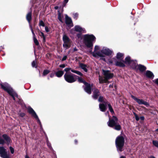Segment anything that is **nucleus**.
<instances>
[{
  "label": "nucleus",
  "instance_id": "obj_1",
  "mask_svg": "<svg viewBox=\"0 0 158 158\" xmlns=\"http://www.w3.org/2000/svg\"><path fill=\"white\" fill-rule=\"evenodd\" d=\"M100 47L98 45L95 46L93 52L92 53L93 56L96 57H104V55L109 56L111 55L112 52L109 48L104 47L103 49L100 51H99L100 50Z\"/></svg>",
  "mask_w": 158,
  "mask_h": 158
},
{
  "label": "nucleus",
  "instance_id": "obj_2",
  "mask_svg": "<svg viewBox=\"0 0 158 158\" xmlns=\"http://www.w3.org/2000/svg\"><path fill=\"white\" fill-rule=\"evenodd\" d=\"M102 72L104 77L99 76L98 78L99 82L100 83H107L108 82V80L112 78L113 77L114 74L108 70H105L103 69Z\"/></svg>",
  "mask_w": 158,
  "mask_h": 158
},
{
  "label": "nucleus",
  "instance_id": "obj_3",
  "mask_svg": "<svg viewBox=\"0 0 158 158\" xmlns=\"http://www.w3.org/2000/svg\"><path fill=\"white\" fill-rule=\"evenodd\" d=\"M107 124L108 126L113 127L116 130L119 131L121 129V126L118 123V119L116 116H113L111 118H109Z\"/></svg>",
  "mask_w": 158,
  "mask_h": 158
},
{
  "label": "nucleus",
  "instance_id": "obj_4",
  "mask_svg": "<svg viewBox=\"0 0 158 158\" xmlns=\"http://www.w3.org/2000/svg\"><path fill=\"white\" fill-rule=\"evenodd\" d=\"M96 39L95 37L93 35L86 34L84 35V42L88 48L93 46V42Z\"/></svg>",
  "mask_w": 158,
  "mask_h": 158
},
{
  "label": "nucleus",
  "instance_id": "obj_5",
  "mask_svg": "<svg viewBox=\"0 0 158 158\" xmlns=\"http://www.w3.org/2000/svg\"><path fill=\"white\" fill-rule=\"evenodd\" d=\"M2 88L6 91L10 95L12 96L13 99L15 100V97L18 98V95L12 89L7 83H4L3 84H1Z\"/></svg>",
  "mask_w": 158,
  "mask_h": 158
},
{
  "label": "nucleus",
  "instance_id": "obj_6",
  "mask_svg": "<svg viewBox=\"0 0 158 158\" xmlns=\"http://www.w3.org/2000/svg\"><path fill=\"white\" fill-rule=\"evenodd\" d=\"M124 143V139L122 136H118L115 140V144L118 151L122 152Z\"/></svg>",
  "mask_w": 158,
  "mask_h": 158
},
{
  "label": "nucleus",
  "instance_id": "obj_7",
  "mask_svg": "<svg viewBox=\"0 0 158 158\" xmlns=\"http://www.w3.org/2000/svg\"><path fill=\"white\" fill-rule=\"evenodd\" d=\"M77 76L71 73H66L64 75L65 80L69 83H73L76 81Z\"/></svg>",
  "mask_w": 158,
  "mask_h": 158
},
{
  "label": "nucleus",
  "instance_id": "obj_8",
  "mask_svg": "<svg viewBox=\"0 0 158 158\" xmlns=\"http://www.w3.org/2000/svg\"><path fill=\"white\" fill-rule=\"evenodd\" d=\"M63 46L66 50L70 48L71 46V41L69 38L65 34L63 36Z\"/></svg>",
  "mask_w": 158,
  "mask_h": 158
},
{
  "label": "nucleus",
  "instance_id": "obj_9",
  "mask_svg": "<svg viewBox=\"0 0 158 158\" xmlns=\"http://www.w3.org/2000/svg\"><path fill=\"white\" fill-rule=\"evenodd\" d=\"M77 78L78 79V81L79 82L81 83L83 82L85 85V87L84 89L85 91L89 94H91V87H92V85H91V86L90 84L84 81L80 77L77 76Z\"/></svg>",
  "mask_w": 158,
  "mask_h": 158
},
{
  "label": "nucleus",
  "instance_id": "obj_10",
  "mask_svg": "<svg viewBox=\"0 0 158 158\" xmlns=\"http://www.w3.org/2000/svg\"><path fill=\"white\" fill-rule=\"evenodd\" d=\"M131 97L139 105H144L147 107L149 106V103L143 99L136 98L132 95H131Z\"/></svg>",
  "mask_w": 158,
  "mask_h": 158
},
{
  "label": "nucleus",
  "instance_id": "obj_11",
  "mask_svg": "<svg viewBox=\"0 0 158 158\" xmlns=\"http://www.w3.org/2000/svg\"><path fill=\"white\" fill-rule=\"evenodd\" d=\"M28 111L31 114L32 116H33L37 120L38 122L39 123L40 125V127L42 125L41 124V122L39 119L38 116L33 110L31 107H29L28 108Z\"/></svg>",
  "mask_w": 158,
  "mask_h": 158
},
{
  "label": "nucleus",
  "instance_id": "obj_12",
  "mask_svg": "<svg viewBox=\"0 0 158 158\" xmlns=\"http://www.w3.org/2000/svg\"><path fill=\"white\" fill-rule=\"evenodd\" d=\"M65 23L69 28L73 27V26L71 19L67 15H65Z\"/></svg>",
  "mask_w": 158,
  "mask_h": 158
},
{
  "label": "nucleus",
  "instance_id": "obj_13",
  "mask_svg": "<svg viewBox=\"0 0 158 158\" xmlns=\"http://www.w3.org/2000/svg\"><path fill=\"white\" fill-rule=\"evenodd\" d=\"M70 70H71V71L73 73H75L81 76H82L83 75L80 72L72 69L70 68H65L64 69V71H65L66 73H69L68 72Z\"/></svg>",
  "mask_w": 158,
  "mask_h": 158
},
{
  "label": "nucleus",
  "instance_id": "obj_14",
  "mask_svg": "<svg viewBox=\"0 0 158 158\" xmlns=\"http://www.w3.org/2000/svg\"><path fill=\"white\" fill-rule=\"evenodd\" d=\"M0 154L1 157H4L7 155V152L6 149L2 147H0Z\"/></svg>",
  "mask_w": 158,
  "mask_h": 158
},
{
  "label": "nucleus",
  "instance_id": "obj_15",
  "mask_svg": "<svg viewBox=\"0 0 158 158\" xmlns=\"http://www.w3.org/2000/svg\"><path fill=\"white\" fill-rule=\"evenodd\" d=\"M75 30L77 32L84 33L85 32V31L84 28H82L79 25H76L74 27Z\"/></svg>",
  "mask_w": 158,
  "mask_h": 158
},
{
  "label": "nucleus",
  "instance_id": "obj_16",
  "mask_svg": "<svg viewBox=\"0 0 158 158\" xmlns=\"http://www.w3.org/2000/svg\"><path fill=\"white\" fill-rule=\"evenodd\" d=\"M107 103L100 104H99V108L100 110L102 112H105L106 110V106Z\"/></svg>",
  "mask_w": 158,
  "mask_h": 158
},
{
  "label": "nucleus",
  "instance_id": "obj_17",
  "mask_svg": "<svg viewBox=\"0 0 158 158\" xmlns=\"http://www.w3.org/2000/svg\"><path fill=\"white\" fill-rule=\"evenodd\" d=\"M99 95V90L97 89H95L93 91V98L94 99H97Z\"/></svg>",
  "mask_w": 158,
  "mask_h": 158
},
{
  "label": "nucleus",
  "instance_id": "obj_18",
  "mask_svg": "<svg viewBox=\"0 0 158 158\" xmlns=\"http://www.w3.org/2000/svg\"><path fill=\"white\" fill-rule=\"evenodd\" d=\"M31 28L32 33L33 35V40H34V42L35 43V45H38L39 44V42L38 41V40L36 38L35 35V33L32 30L31 27Z\"/></svg>",
  "mask_w": 158,
  "mask_h": 158
},
{
  "label": "nucleus",
  "instance_id": "obj_19",
  "mask_svg": "<svg viewBox=\"0 0 158 158\" xmlns=\"http://www.w3.org/2000/svg\"><path fill=\"white\" fill-rule=\"evenodd\" d=\"M131 67L133 69H135L138 66L137 62L136 61L132 60L129 64Z\"/></svg>",
  "mask_w": 158,
  "mask_h": 158
},
{
  "label": "nucleus",
  "instance_id": "obj_20",
  "mask_svg": "<svg viewBox=\"0 0 158 158\" xmlns=\"http://www.w3.org/2000/svg\"><path fill=\"white\" fill-rule=\"evenodd\" d=\"M125 62L123 61H118L116 63V65L121 67L125 66Z\"/></svg>",
  "mask_w": 158,
  "mask_h": 158
},
{
  "label": "nucleus",
  "instance_id": "obj_21",
  "mask_svg": "<svg viewBox=\"0 0 158 158\" xmlns=\"http://www.w3.org/2000/svg\"><path fill=\"white\" fill-rule=\"evenodd\" d=\"M146 76L149 78H152L153 77V73L150 71H147L145 73Z\"/></svg>",
  "mask_w": 158,
  "mask_h": 158
},
{
  "label": "nucleus",
  "instance_id": "obj_22",
  "mask_svg": "<svg viewBox=\"0 0 158 158\" xmlns=\"http://www.w3.org/2000/svg\"><path fill=\"white\" fill-rule=\"evenodd\" d=\"M2 136L7 143H9L10 141V138L6 134L3 135Z\"/></svg>",
  "mask_w": 158,
  "mask_h": 158
},
{
  "label": "nucleus",
  "instance_id": "obj_23",
  "mask_svg": "<svg viewBox=\"0 0 158 158\" xmlns=\"http://www.w3.org/2000/svg\"><path fill=\"white\" fill-rule=\"evenodd\" d=\"M79 66L83 69L85 72H87V66L85 64H84L82 63H80L79 64Z\"/></svg>",
  "mask_w": 158,
  "mask_h": 158
},
{
  "label": "nucleus",
  "instance_id": "obj_24",
  "mask_svg": "<svg viewBox=\"0 0 158 158\" xmlns=\"http://www.w3.org/2000/svg\"><path fill=\"white\" fill-rule=\"evenodd\" d=\"M137 66L139 70L141 72H143L146 69L145 66L141 64H139Z\"/></svg>",
  "mask_w": 158,
  "mask_h": 158
},
{
  "label": "nucleus",
  "instance_id": "obj_25",
  "mask_svg": "<svg viewBox=\"0 0 158 158\" xmlns=\"http://www.w3.org/2000/svg\"><path fill=\"white\" fill-rule=\"evenodd\" d=\"M26 19L29 23H30L31 20V12H29L27 15Z\"/></svg>",
  "mask_w": 158,
  "mask_h": 158
},
{
  "label": "nucleus",
  "instance_id": "obj_26",
  "mask_svg": "<svg viewBox=\"0 0 158 158\" xmlns=\"http://www.w3.org/2000/svg\"><path fill=\"white\" fill-rule=\"evenodd\" d=\"M56 75L58 77H60L62 76L64 74V72L62 71H59L56 73Z\"/></svg>",
  "mask_w": 158,
  "mask_h": 158
},
{
  "label": "nucleus",
  "instance_id": "obj_27",
  "mask_svg": "<svg viewBox=\"0 0 158 158\" xmlns=\"http://www.w3.org/2000/svg\"><path fill=\"white\" fill-rule=\"evenodd\" d=\"M98 101L100 102H103L104 103L107 102V101L106 100L105 98L103 97L100 96L98 99Z\"/></svg>",
  "mask_w": 158,
  "mask_h": 158
},
{
  "label": "nucleus",
  "instance_id": "obj_28",
  "mask_svg": "<svg viewBox=\"0 0 158 158\" xmlns=\"http://www.w3.org/2000/svg\"><path fill=\"white\" fill-rule=\"evenodd\" d=\"M125 60V63L129 65L130 64L131 61H132L131 60V58L129 56H127L126 57Z\"/></svg>",
  "mask_w": 158,
  "mask_h": 158
},
{
  "label": "nucleus",
  "instance_id": "obj_29",
  "mask_svg": "<svg viewBox=\"0 0 158 158\" xmlns=\"http://www.w3.org/2000/svg\"><path fill=\"white\" fill-rule=\"evenodd\" d=\"M123 54L120 53H118L117 54V58L118 59L121 60L123 59Z\"/></svg>",
  "mask_w": 158,
  "mask_h": 158
},
{
  "label": "nucleus",
  "instance_id": "obj_30",
  "mask_svg": "<svg viewBox=\"0 0 158 158\" xmlns=\"http://www.w3.org/2000/svg\"><path fill=\"white\" fill-rule=\"evenodd\" d=\"M63 16L61 15L60 12H59L58 14V19L62 23H63L62 18H63Z\"/></svg>",
  "mask_w": 158,
  "mask_h": 158
},
{
  "label": "nucleus",
  "instance_id": "obj_31",
  "mask_svg": "<svg viewBox=\"0 0 158 158\" xmlns=\"http://www.w3.org/2000/svg\"><path fill=\"white\" fill-rule=\"evenodd\" d=\"M107 105L108 106L109 109V110L111 112V113H112V114H114V111L113 109L111 106V105L109 103V104L107 103Z\"/></svg>",
  "mask_w": 158,
  "mask_h": 158
},
{
  "label": "nucleus",
  "instance_id": "obj_32",
  "mask_svg": "<svg viewBox=\"0 0 158 158\" xmlns=\"http://www.w3.org/2000/svg\"><path fill=\"white\" fill-rule=\"evenodd\" d=\"M40 36H41L43 37V41L44 42L45 40V36H44V33L43 32L40 31Z\"/></svg>",
  "mask_w": 158,
  "mask_h": 158
},
{
  "label": "nucleus",
  "instance_id": "obj_33",
  "mask_svg": "<svg viewBox=\"0 0 158 158\" xmlns=\"http://www.w3.org/2000/svg\"><path fill=\"white\" fill-rule=\"evenodd\" d=\"M50 72L49 70H45L44 71L43 75L44 76H45Z\"/></svg>",
  "mask_w": 158,
  "mask_h": 158
},
{
  "label": "nucleus",
  "instance_id": "obj_34",
  "mask_svg": "<svg viewBox=\"0 0 158 158\" xmlns=\"http://www.w3.org/2000/svg\"><path fill=\"white\" fill-rule=\"evenodd\" d=\"M39 25L40 26H42L44 27L45 26V24L43 21L40 20L39 23Z\"/></svg>",
  "mask_w": 158,
  "mask_h": 158
},
{
  "label": "nucleus",
  "instance_id": "obj_35",
  "mask_svg": "<svg viewBox=\"0 0 158 158\" xmlns=\"http://www.w3.org/2000/svg\"><path fill=\"white\" fill-rule=\"evenodd\" d=\"M152 143H153V144L156 147L158 148V141H153Z\"/></svg>",
  "mask_w": 158,
  "mask_h": 158
},
{
  "label": "nucleus",
  "instance_id": "obj_36",
  "mask_svg": "<svg viewBox=\"0 0 158 158\" xmlns=\"http://www.w3.org/2000/svg\"><path fill=\"white\" fill-rule=\"evenodd\" d=\"M47 143L48 146L50 149H52V148L51 145V143L48 142V141H47Z\"/></svg>",
  "mask_w": 158,
  "mask_h": 158
},
{
  "label": "nucleus",
  "instance_id": "obj_37",
  "mask_svg": "<svg viewBox=\"0 0 158 158\" xmlns=\"http://www.w3.org/2000/svg\"><path fill=\"white\" fill-rule=\"evenodd\" d=\"M78 14L77 13L73 14V17L75 19H77L78 17Z\"/></svg>",
  "mask_w": 158,
  "mask_h": 158
},
{
  "label": "nucleus",
  "instance_id": "obj_38",
  "mask_svg": "<svg viewBox=\"0 0 158 158\" xmlns=\"http://www.w3.org/2000/svg\"><path fill=\"white\" fill-rule=\"evenodd\" d=\"M4 140L3 139L1 138L0 137V144H3L5 143Z\"/></svg>",
  "mask_w": 158,
  "mask_h": 158
},
{
  "label": "nucleus",
  "instance_id": "obj_39",
  "mask_svg": "<svg viewBox=\"0 0 158 158\" xmlns=\"http://www.w3.org/2000/svg\"><path fill=\"white\" fill-rule=\"evenodd\" d=\"M134 114L135 115V117L136 120L137 121H138L139 119V116L135 113H134Z\"/></svg>",
  "mask_w": 158,
  "mask_h": 158
},
{
  "label": "nucleus",
  "instance_id": "obj_40",
  "mask_svg": "<svg viewBox=\"0 0 158 158\" xmlns=\"http://www.w3.org/2000/svg\"><path fill=\"white\" fill-rule=\"evenodd\" d=\"M10 149L11 153L12 154H13L14 153V149H13V148H12V147H10Z\"/></svg>",
  "mask_w": 158,
  "mask_h": 158
},
{
  "label": "nucleus",
  "instance_id": "obj_41",
  "mask_svg": "<svg viewBox=\"0 0 158 158\" xmlns=\"http://www.w3.org/2000/svg\"><path fill=\"white\" fill-rule=\"evenodd\" d=\"M35 64H36V62H35V60L33 61L32 63V66L33 67H35V68H36V67H35Z\"/></svg>",
  "mask_w": 158,
  "mask_h": 158
},
{
  "label": "nucleus",
  "instance_id": "obj_42",
  "mask_svg": "<svg viewBox=\"0 0 158 158\" xmlns=\"http://www.w3.org/2000/svg\"><path fill=\"white\" fill-rule=\"evenodd\" d=\"M45 30L46 32H48L49 31V29L47 27V26L45 27Z\"/></svg>",
  "mask_w": 158,
  "mask_h": 158
},
{
  "label": "nucleus",
  "instance_id": "obj_43",
  "mask_svg": "<svg viewBox=\"0 0 158 158\" xmlns=\"http://www.w3.org/2000/svg\"><path fill=\"white\" fill-rule=\"evenodd\" d=\"M114 60L115 59L114 58H113L111 60H109L108 62L109 63L112 64L113 63Z\"/></svg>",
  "mask_w": 158,
  "mask_h": 158
},
{
  "label": "nucleus",
  "instance_id": "obj_44",
  "mask_svg": "<svg viewBox=\"0 0 158 158\" xmlns=\"http://www.w3.org/2000/svg\"><path fill=\"white\" fill-rule=\"evenodd\" d=\"M67 58V56H63V58H62V61H64Z\"/></svg>",
  "mask_w": 158,
  "mask_h": 158
},
{
  "label": "nucleus",
  "instance_id": "obj_45",
  "mask_svg": "<svg viewBox=\"0 0 158 158\" xmlns=\"http://www.w3.org/2000/svg\"><path fill=\"white\" fill-rule=\"evenodd\" d=\"M69 0H64V6L66 5V4L68 2Z\"/></svg>",
  "mask_w": 158,
  "mask_h": 158
},
{
  "label": "nucleus",
  "instance_id": "obj_46",
  "mask_svg": "<svg viewBox=\"0 0 158 158\" xmlns=\"http://www.w3.org/2000/svg\"><path fill=\"white\" fill-rule=\"evenodd\" d=\"M25 115V114L24 113H21L19 114V115L22 117L24 116Z\"/></svg>",
  "mask_w": 158,
  "mask_h": 158
},
{
  "label": "nucleus",
  "instance_id": "obj_47",
  "mask_svg": "<svg viewBox=\"0 0 158 158\" xmlns=\"http://www.w3.org/2000/svg\"><path fill=\"white\" fill-rule=\"evenodd\" d=\"M154 81L157 85H158V79L154 80Z\"/></svg>",
  "mask_w": 158,
  "mask_h": 158
},
{
  "label": "nucleus",
  "instance_id": "obj_48",
  "mask_svg": "<svg viewBox=\"0 0 158 158\" xmlns=\"http://www.w3.org/2000/svg\"><path fill=\"white\" fill-rule=\"evenodd\" d=\"M60 67L61 68H64L65 67V65L64 64H62L60 65Z\"/></svg>",
  "mask_w": 158,
  "mask_h": 158
},
{
  "label": "nucleus",
  "instance_id": "obj_49",
  "mask_svg": "<svg viewBox=\"0 0 158 158\" xmlns=\"http://www.w3.org/2000/svg\"><path fill=\"white\" fill-rule=\"evenodd\" d=\"M77 36L78 38H80L81 37V34H77Z\"/></svg>",
  "mask_w": 158,
  "mask_h": 158
},
{
  "label": "nucleus",
  "instance_id": "obj_50",
  "mask_svg": "<svg viewBox=\"0 0 158 158\" xmlns=\"http://www.w3.org/2000/svg\"><path fill=\"white\" fill-rule=\"evenodd\" d=\"M140 119L142 120H143L144 119V118L143 116H141L140 117Z\"/></svg>",
  "mask_w": 158,
  "mask_h": 158
},
{
  "label": "nucleus",
  "instance_id": "obj_51",
  "mask_svg": "<svg viewBox=\"0 0 158 158\" xmlns=\"http://www.w3.org/2000/svg\"><path fill=\"white\" fill-rule=\"evenodd\" d=\"M77 51H78V49L76 47H75V48H74L73 49V51L74 52Z\"/></svg>",
  "mask_w": 158,
  "mask_h": 158
},
{
  "label": "nucleus",
  "instance_id": "obj_52",
  "mask_svg": "<svg viewBox=\"0 0 158 158\" xmlns=\"http://www.w3.org/2000/svg\"><path fill=\"white\" fill-rule=\"evenodd\" d=\"M105 114H106V115H108V117H109V118H110V116L109 115V112L108 111L107 112H106L105 113Z\"/></svg>",
  "mask_w": 158,
  "mask_h": 158
},
{
  "label": "nucleus",
  "instance_id": "obj_53",
  "mask_svg": "<svg viewBox=\"0 0 158 158\" xmlns=\"http://www.w3.org/2000/svg\"><path fill=\"white\" fill-rule=\"evenodd\" d=\"M54 76V74H53V73H52V74H51L50 75V77H52Z\"/></svg>",
  "mask_w": 158,
  "mask_h": 158
},
{
  "label": "nucleus",
  "instance_id": "obj_54",
  "mask_svg": "<svg viewBox=\"0 0 158 158\" xmlns=\"http://www.w3.org/2000/svg\"><path fill=\"white\" fill-rule=\"evenodd\" d=\"M101 60H104V61H106L105 59V58H101Z\"/></svg>",
  "mask_w": 158,
  "mask_h": 158
},
{
  "label": "nucleus",
  "instance_id": "obj_55",
  "mask_svg": "<svg viewBox=\"0 0 158 158\" xmlns=\"http://www.w3.org/2000/svg\"><path fill=\"white\" fill-rule=\"evenodd\" d=\"M54 8L56 10H57L58 8V6H56Z\"/></svg>",
  "mask_w": 158,
  "mask_h": 158
},
{
  "label": "nucleus",
  "instance_id": "obj_56",
  "mask_svg": "<svg viewBox=\"0 0 158 158\" xmlns=\"http://www.w3.org/2000/svg\"><path fill=\"white\" fill-rule=\"evenodd\" d=\"M113 85H109V87H113Z\"/></svg>",
  "mask_w": 158,
  "mask_h": 158
},
{
  "label": "nucleus",
  "instance_id": "obj_57",
  "mask_svg": "<svg viewBox=\"0 0 158 158\" xmlns=\"http://www.w3.org/2000/svg\"><path fill=\"white\" fill-rule=\"evenodd\" d=\"M120 158H125V157L123 156H121Z\"/></svg>",
  "mask_w": 158,
  "mask_h": 158
},
{
  "label": "nucleus",
  "instance_id": "obj_58",
  "mask_svg": "<svg viewBox=\"0 0 158 158\" xmlns=\"http://www.w3.org/2000/svg\"><path fill=\"white\" fill-rule=\"evenodd\" d=\"M75 142L76 143H77V141L76 140H75Z\"/></svg>",
  "mask_w": 158,
  "mask_h": 158
},
{
  "label": "nucleus",
  "instance_id": "obj_59",
  "mask_svg": "<svg viewBox=\"0 0 158 158\" xmlns=\"http://www.w3.org/2000/svg\"><path fill=\"white\" fill-rule=\"evenodd\" d=\"M25 158H28L27 156H26Z\"/></svg>",
  "mask_w": 158,
  "mask_h": 158
},
{
  "label": "nucleus",
  "instance_id": "obj_60",
  "mask_svg": "<svg viewBox=\"0 0 158 158\" xmlns=\"http://www.w3.org/2000/svg\"><path fill=\"white\" fill-rule=\"evenodd\" d=\"M152 158H155L154 157H153Z\"/></svg>",
  "mask_w": 158,
  "mask_h": 158
}]
</instances>
